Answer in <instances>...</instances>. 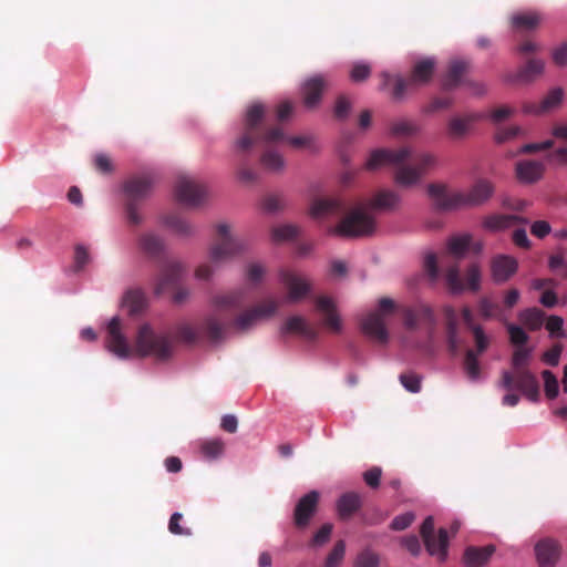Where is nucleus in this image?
Returning a JSON list of instances; mask_svg holds the SVG:
<instances>
[{"instance_id":"aec40b11","label":"nucleus","mask_w":567,"mask_h":567,"mask_svg":"<svg viewBox=\"0 0 567 567\" xmlns=\"http://www.w3.org/2000/svg\"><path fill=\"white\" fill-rule=\"evenodd\" d=\"M320 494L317 491H310L303 495L296 504L293 511V522L298 528H306L318 508Z\"/></svg>"},{"instance_id":"680f3d73","label":"nucleus","mask_w":567,"mask_h":567,"mask_svg":"<svg viewBox=\"0 0 567 567\" xmlns=\"http://www.w3.org/2000/svg\"><path fill=\"white\" fill-rule=\"evenodd\" d=\"M561 352L563 346L557 343L542 354V361L547 365L556 367L559 363Z\"/></svg>"},{"instance_id":"20e7f679","label":"nucleus","mask_w":567,"mask_h":567,"mask_svg":"<svg viewBox=\"0 0 567 567\" xmlns=\"http://www.w3.org/2000/svg\"><path fill=\"white\" fill-rule=\"evenodd\" d=\"M385 165L394 167V183L400 187L409 188L419 184L422 176L435 165V157L430 153L413 156L410 147L399 150L380 148L370 154L365 168L377 171Z\"/></svg>"},{"instance_id":"4468645a","label":"nucleus","mask_w":567,"mask_h":567,"mask_svg":"<svg viewBox=\"0 0 567 567\" xmlns=\"http://www.w3.org/2000/svg\"><path fill=\"white\" fill-rule=\"evenodd\" d=\"M156 181V175L153 172L130 176L123 184L126 200L138 203L147 198L152 194Z\"/></svg>"},{"instance_id":"ddd939ff","label":"nucleus","mask_w":567,"mask_h":567,"mask_svg":"<svg viewBox=\"0 0 567 567\" xmlns=\"http://www.w3.org/2000/svg\"><path fill=\"white\" fill-rule=\"evenodd\" d=\"M420 534L423 538L425 548L431 556H436L440 561L447 557L449 536L444 528L439 529L437 537L434 536V519L427 516L421 525Z\"/></svg>"},{"instance_id":"052dcab7","label":"nucleus","mask_w":567,"mask_h":567,"mask_svg":"<svg viewBox=\"0 0 567 567\" xmlns=\"http://www.w3.org/2000/svg\"><path fill=\"white\" fill-rule=\"evenodd\" d=\"M183 519V515L181 513H174L168 522V530L174 535L179 536H190L192 529L182 527L181 520Z\"/></svg>"},{"instance_id":"dca6fc26","label":"nucleus","mask_w":567,"mask_h":567,"mask_svg":"<svg viewBox=\"0 0 567 567\" xmlns=\"http://www.w3.org/2000/svg\"><path fill=\"white\" fill-rule=\"evenodd\" d=\"M280 280L286 287L287 300L289 302H298L311 292L310 281L302 275L292 270H282Z\"/></svg>"},{"instance_id":"39448f33","label":"nucleus","mask_w":567,"mask_h":567,"mask_svg":"<svg viewBox=\"0 0 567 567\" xmlns=\"http://www.w3.org/2000/svg\"><path fill=\"white\" fill-rule=\"evenodd\" d=\"M532 348H517L511 358L512 370H504L498 385L506 390H517L529 401L536 402L539 398V383L536 375L529 370Z\"/></svg>"},{"instance_id":"37998d69","label":"nucleus","mask_w":567,"mask_h":567,"mask_svg":"<svg viewBox=\"0 0 567 567\" xmlns=\"http://www.w3.org/2000/svg\"><path fill=\"white\" fill-rule=\"evenodd\" d=\"M338 515L341 519H347L354 513V493L343 494L337 503Z\"/></svg>"},{"instance_id":"473e14b6","label":"nucleus","mask_w":567,"mask_h":567,"mask_svg":"<svg viewBox=\"0 0 567 567\" xmlns=\"http://www.w3.org/2000/svg\"><path fill=\"white\" fill-rule=\"evenodd\" d=\"M543 71L544 62L538 59H530L517 71L514 80L522 83H529L539 76Z\"/></svg>"},{"instance_id":"6e6552de","label":"nucleus","mask_w":567,"mask_h":567,"mask_svg":"<svg viewBox=\"0 0 567 567\" xmlns=\"http://www.w3.org/2000/svg\"><path fill=\"white\" fill-rule=\"evenodd\" d=\"M340 214H346V217L336 226L333 233L343 237L354 236V208L346 206L339 199L328 198H315L309 207V215L315 219Z\"/></svg>"},{"instance_id":"bb28decb","label":"nucleus","mask_w":567,"mask_h":567,"mask_svg":"<svg viewBox=\"0 0 567 567\" xmlns=\"http://www.w3.org/2000/svg\"><path fill=\"white\" fill-rule=\"evenodd\" d=\"M286 333L299 334L309 341H315L318 338L317 329L300 316H292L286 320L281 328V334Z\"/></svg>"},{"instance_id":"338daca9","label":"nucleus","mask_w":567,"mask_h":567,"mask_svg":"<svg viewBox=\"0 0 567 567\" xmlns=\"http://www.w3.org/2000/svg\"><path fill=\"white\" fill-rule=\"evenodd\" d=\"M522 132L519 126L502 127L497 131L495 140L498 144L505 143L518 136Z\"/></svg>"},{"instance_id":"a18cd8bd","label":"nucleus","mask_w":567,"mask_h":567,"mask_svg":"<svg viewBox=\"0 0 567 567\" xmlns=\"http://www.w3.org/2000/svg\"><path fill=\"white\" fill-rule=\"evenodd\" d=\"M471 237L468 235L451 238L447 245L449 252L456 258H461L468 249Z\"/></svg>"},{"instance_id":"0eeeda50","label":"nucleus","mask_w":567,"mask_h":567,"mask_svg":"<svg viewBox=\"0 0 567 567\" xmlns=\"http://www.w3.org/2000/svg\"><path fill=\"white\" fill-rule=\"evenodd\" d=\"M400 196L393 190L379 192L369 206L357 200V238L371 236L375 230V209H391L398 206Z\"/></svg>"},{"instance_id":"c85d7f7f","label":"nucleus","mask_w":567,"mask_h":567,"mask_svg":"<svg viewBox=\"0 0 567 567\" xmlns=\"http://www.w3.org/2000/svg\"><path fill=\"white\" fill-rule=\"evenodd\" d=\"M564 91L560 87H555L548 92L539 104L524 105L525 113H544L557 107L563 100Z\"/></svg>"},{"instance_id":"e433bc0d","label":"nucleus","mask_w":567,"mask_h":567,"mask_svg":"<svg viewBox=\"0 0 567 567\" xmlns=\"http://www.w3.org/2000/svg\"><path fill=\"white\" fill-rule=\"evenodd\" d=\"M549 270L561 279H567L566 250L558 248L548 258Z\"/></svg>"},{"instance_id":"5701e85b","label":"nucleus","mask_w":567,"mask_h":567,"mask_svg":"<svg viewBox=\"0 0 567 567\" xmlns=\"http://www.w3.org/2000/svg\"><path fill=\"white\" fill-rule=\"evenodd\" d=\"M518 269L517 260L507 255H497L491 260V274L496 284H503L516 274Z\"/></svg>"},{"instance_id":"bf43d9fd","label":"nucleus","mask_w":567,"mask_h":567,"mask_svg":"<svg viewBox=\"0 0 567 567\" xmlns=\"http://www.w3.org/2000/svg\"><path fill=\"white\" fill-rule=\"evenodd\" d=\"M564 320L559 316L551 315L546 320V329L551 337L564 338L566 334L563 329Z\"/></svg>"},{"instance_id":"2f4dec72","label":"nucleus","mask_w":567,"mask_h":567,"mask_svg":"<svg viewBox=\"0 0 567 567\" xmlns=\"http://www.w3.org/2000/svg\"><path fill=\"white\" fill-rule=\"evenodd\" d=\"M122 305L131 316L137 315L146 307V296L141 289H131L124 295Z\"/></svg>"},{"instance_id":"7c9ffc66","label":"nucleus","mask_w":567,"mask_h":567,"mask_svg":"<svg viewBox=\"0 0 567 567\" xmlns=\"http://www.w3.org/2000/svg\"><path fill=\"white\" fill-rule=\"evenodd\" d=\"M513 29L517 31L535 30L542 22V17L538 12H518L511 18Z\"/></svg>"},{"instance_id":"4c0bfd02","label":"nucleus","mask_w":567,"mask_h":567,"mask_svg":"<svg viewBox=\"0 0 567 567\" xmlns=\"http://www.w3.org/2000/svg\"><path fill=\"white\" fill-rule=\"evenodd\" d=\"M354 138L351 132H342L340 140L337 144V152L340 161L348 165L351 163L353 153Z\"/></svg>"},{"instance_id":"f704fd0d","label":"nucleus","mask_w":567,"mask_h":567,"mask_svg":"<svg viewBox=\"0 0 567 567\" xmlns=\"http://www.w3.org/2000/svg\"><path fill=\"white\" fill-rule=\"evenodd\" d=\"M445 330L449 350L451 353L455 354L460 349L461 340L458 338L457 320L455 313L452 310L447 313Z\"/></svg>"},{"instance_id":"69168bd1","label":"nucleus","mask_w":567,"mask_h":567,"mask_svg":"<svg viewBox=\"0 0 567 567\" xmlns=\"http://www.w3.org/2000/svg\"><path fill=\"white\" fill-rule=\"evenodd\" d=\"M382 476L381 467L373 466L362 474L363 481L371 488H378Z\"/></svg>"},{"instance_id":"c03bdc74","label":"nucleus","mask_w":567,"mask_h":567,"mask_svg":"<svg viewBox=\"0 0 567 567\" xmlns=\"http://www.w3.org/2000/svg\"><path fill=\"white\" fill-rule=\"evenodd\" d=\"M203 455L208 460L219 457L224 452V442L220 439H213L200 444Z\"/></svg>"},{"instance_id":"3c124183","label":"nucleus","mask_w":567,"mask_h":567,"mask_svg":"<svg viewBox=\"0 0 567 567\" xmlns=\"http://www.w3.org/2000/svg\"><path fill=\"white\" fill-rule=\"evenodd\" d=\"M473 334L476 350H474L478 355L485 352L489 346V337L484 332L481 326L473 327L470 330Z\"/></svg>"},{"instance_id":"f257e3e1","label":"nucleus","mask_w":567,"mask_h":567,"mask_svg":"<svg viewBox=\"0 0 567 567\" xmlns=\"http://www.w3.org/2000/svg\"><path fill=\"white\" fill-rule=\"evenodd\" d=\"M212 306L215 308L214 312L206 316L198 327L187 322L176 324V340L186 344H195L205 337L212 343L220 342L225 338L227 328L231 327L239 332L248 331L257 321L274 316L279 302L274 298H268L243 311L233 320L229 318L244 306L241 291L216 295L212 298Z\"/></svg>"},{"instance_id":"393cba45","label":"nucleus","mask_w":567,"mask_h":567,"mask_svg":"<svg viewBox=\"0 0 567 567\" xmlns=\"http://www.w3.org/2000/svg\"><path fill=\"white\" fill-rule=\"evenodd\" d=\"M183 274V266L177 261L166 262L158 276L155 293L159 295L168 288L176 287Z\"/></svg>"},{"instance_id":"13d9d810","label":"nucleus","mask_w":567,"mask_h":567,"mask_svg":"<svg viewBox=\"0 0 567 567\" xmlns=\"http://www.w3.org/2000/svg\"><path fill=\"white\" fill-rule=\"evenodd\" d=\"M333 526L330 523L323 524L319 530L313 535L311 546L321 547L327 544L331 537Z\"/></svg>"},{"instance_id":"58836bf2","label":"nucleus","mask_w":567,"mask_h":567,"mask_svg":"<svg viewBox=\"0 0 567 567\" xmlns=\"http://www.w3.org/2000/svg\"><path fill=\"white\" fill-rule=\"evenodd\" d=\"M140 246L145 254L157 257L164 248V243L157 235L145 234L140 238Z\"/></svg>"},{"instance_id":"ea45409f","label":"nucleus","mask_w":567,"mask_h":567,"mask_svg":"<svg viewBox=\"0 0 567 567\" xmlns=\"http://www.w3.org/2000/svg\"><path fill=\"white\" fill-rule=\"evenodd\" d=\"M471 117H460L454 116L449 121L447 124V133L451 138H462L464 137L471 125Z\"/></svg>"},{"instance_id":"f8f14e48","label":"nucleus","mask_w":567,"mask_h":567,"mask_svg":"<svg viewBox=\"0 0 567 567\" xmlns=\"http://www.w3.org/2000/svg\"><path fill=\"white\" fill-rule=\"evenodd\" d=\"M481 268L477 264L468 266L465 280L461 278L458 266L453 265L445 272V282L453 293H460L466 289L476 292L481 288Z\"/></svg>"},{"instance_id":"774afa93","label":"nucleus","mask_w":567,"mask_h":567,"mask_svg":"<svg viewBox=\"0 0 567 567\" xmlns=\"http://www.w3.org/2000/svg\"><path fill=\"white\" fill-rule=\"evenodd\" d=\"M357 567H379V556L370 550H365L357 556Z\"/></svg>"},{"instance_id":"7ed1b4c3","label":"nucleus","mask_w":567,"mask_h":567,"mask_svg":"<svg viewBox=\"0 0 567 567\" xmlns=\"http://www.w3.org/2000/svg\"><path fill=\"white\" fill-rule=\"evenodd\" d=\"M106 348L121 359H126L133 353L126 337L122 333L118 317H113L107 324ZM174 350L175 341L168 332L156 331L148 323L140 327L134 344L136 354L164 362L173 357Z\"/></svg>"},{"instance_id":"f03ea898","label":"nucleus","mask_w":567,"mask_h":567,"mask_svg":"<svg viewBox=\"0 0 567 567\" xmlns=\"http://www.w3.org/2000/svg\"><path fill=\"white\" fill-rule=\"evenodd\" d=\"M265 106L254 103L247 109L244 131L236 141V148L247 152L254 146H261L264 152L260 162L266 171L281 173L285 168V159L274 147L284 143L285 133L280 127L264 128Z\"/></svg>"},{"instance_id":"a878e982","label":"nucleus","mask_w":567,"mask_h":567,"mask_svg":"<svg viewBox=\"0 0 567 567\" xmlns=\"http://www.w3.org/2000/svg\"><path fill=\"white\" fill-rule=\"evenodd\" d=\"M470 69V63L465 60H453L450 62L447 72L442 81V89L444 91H451L461 85L463 82V76ZM468 85H472L470 82H465Z\"/></svg>"},{"instance_id":"09e8293b","label":"nucleus","mask_w":567,"mask_h":567,"mask_svg":"<svg viewBox=\"0 0 567 567\" xmlns=\"http://www.w3.org/2000/svg\"><path fill=\"white\" fill-rule=\"evenodd\" d=\"M344 553H346V544L343 540H338L332 550L329 553L327 559H326V563H324V567H338L343 557H344Z\"/></svg>"},{"instance_id":"c9c22d12","label":"nucleus","mask_w":567,"mask_h":567,"mask_svg":"<svg viewBox=\"0 0 567 567\" xmlns=\"http://www.w3.org/2000/svg\"><path fill=\"white\" fill-rule=\"evenodd\" d=\"M516 221L525 223V219L515 215H491L485 218L484 226L489 230H502L512 227Z\"/></svg>"},{"instance_id":"c756f323","label":"nucleus","mask_w":567,"mask_h":567,"mask_svg":"<svg viewBox=\"0 0 567 567\" xmlns=\"http://www.w3.org/2000/svg\"><path fill=\"white\" fill-rule=\"evenodd\" d=\"M163 223L169 230L181 237H188L194 234L193 225L177 213L166 215Z\"/></svg>"},{"instance_id":"72a5a7b5","label":"nucleus","mask_w":567,"mask_h":567,"mask_svg":"<svg viewBox=\"0 0 567 567\" xmlns=\"http://www.w3.org/2000/svg\"><path fill=\"white\" fill-rule=\"evenodd\" d=\"M518 319L528 330L536 331L544 323L545 312L538 308H528L519 312Z\"/></svg>"},{"instance_id":"6ab92c4d","label":"nucleus","mask_w":567,"mask_h":567,"mask_svg":"<svg viewBox=\"0 0 567 567\" xmlns=\"http://www.w3.org/2000/svg\"><path fill=\"white\" fill-rule=\"evenodd\" d=\"M328 87L326 78L321 74H316L305 80L301 86V96L303 105L308 110H315L319 106L323 92Z\"/></svg>"},{"instance_id":"603ef678","label":"nucleus","mask_w":567,"mask_h":567,"mask_svg":"<svg viewBox=\"0 0 567 567\" xmlns=\"http://www.w3.org/2000/svg\"><path fill=\"white\" fill-rule=\"evenodd\" d=\"M542 377L545 383V394L553 400L558 395V381L555 374L549 370H544Z\"/></svg>"},{"instance_id":"4be33fe9","label":"nucleus","mask_w":567,"mask_h":567,"mask_svg":"<svg viewBox=\"0 0 567 567\" xmlns=\"http://www.w3.org/2000/svg\"><path fill=\"white\" fill-rule=\"evenodd\" d=\"M402 317L404 327L409 330H415L423 323L432 324L434 321L432 309L424 303L404 308Z\"/></svg>"},{"instance_id":"a19ab883","label":"nucleus","mask_w":567,"mask_h":567,"mask_svg":"<svg viewBox=\"0 0 567 567\" xmlns=\"http://www.w3.org/2000/svg\"><path fill=\"white\" fill-rule=\"evenodd\" d=\"M464 370L468 379L472 381H477L481 377L478 354L473 349H468L465 352Z\"/></svg>"},{"instance_id":"49530a36","label":"nucleus","mask_w":567,"mask_h":567,"mask_svg":"<svg viewBox=\"0 0 567 567\" xmlns=\"http://www.w3.org/2000/svg\"><path fill=\"white\" fill-rule=\"evenodd\" d=\"M287 142L295 148H307L311 152H316L318 150L316 138L312 135H302L288 137L285 135L284 143Z\"/></svg>"},{"instance_id":"4d7b16f0","label":"nucleus","mask_w":567,"mask_h":567,"mask_svg":"<svg viewBox=\"0 0 567 567\" xmlns=\"http://www.w3.org/2000/svg\"><path fill=\"white\" fill-rule=\"evenodd\" d=\"M400 381L401 384L412 393H416L421 389V377L414 372L402 373Z\"/></svg>"},{"instance_id":"cd10ccee","label":"nucleus","mask_w":567,"mask_h":567,"mask_svg":"<svg viewBox=\"0 0 567 567\" xmlns=\"http://www.w3.org/2000/svg\"><path fill=\"white\" fill-rule=\"evenodd\" d=\"M495 549L494 545L484 547L468 546L464 551L463 561L466 567H482L487 564Z\"/></svg>"},{"instance_id":"423d86ee","label":"nucleus","mask_w":567,"mask_h":567,"mask_svg":"<svg viewBox=\"0 0 567 567\" xmlns=\"http://www.w3.org/2000/svg\"><path fill=\"white\" fill-rule=\"evenodd\" d=\"M436 61L433 58H424L414 62L410 76L404 79L402 76H392L388 72L381 74L382 86L386 87L393 81L392 96L394 100H402L406 92L426 85L433 78Z\"/></svg>"},{"instance_id":"9d476101","label":"nucleus","mask_w":567,"mask_h":567,"mask_svg":"<svg viewBox=\"0 0 567 567\" xmlns=\"http://www.w3.org/2000/svg\"><path fill=\"white\" fill-rule=\"evenodd\" d=\"M395 309V302L388 297L379 300L378 310L370 313L363 321V332L375 343L385 344L389 340V332L385 324V317Z\"/></svg>"},{"instance_id":"f3484780","label":"nucleus","mask_w":567,"mask_h":567,"mask_svg":"<svg viewBox=\"0 0 567 567\" xmlns=\"http://www.w3.org/2000/svg\"><path fill=\"white\" fill-rule=\"evenodd\" d=\"M534 551L538 567H555L561 557L563 546L559 540L545 537L535 544Z\"/></svg>"},{"instance_id":"de8ad7c7","label":"nucleus","mask_w":567,"mask_h":567,"mask_svg":"<svg viewBox=\"0 0 567 567\" xmlns=\"http://www.w3.org/2000/svg\"><path fill=\"white\" fill-rule=\"evenodd\" d=\"M284 197L280 195L269 194L261 200V207L266 213L275 214L285 208Z\"/></svg>"},{"instance_id":"79ce46f5","label":"nucleus","mask_w":567,"mask_h":567,"mask_svg":"<svg viewBox=\"0 0 567 567\" xmlns=\"http://www.w3.org/2000/svg\"><path fill=\"white\" fill-rule=\"evenodd\" d=\"M300 229L296 225L287 224L274 227L271 230L272 240L281 243L295 239L299 236Z\"/></svg>"},{"instance_id":"1a4fd4ad","label":"nucleus","mask_w":567,"mask_h":567,"mask_svg":"<svg viewBox=\"0 0 567 567\" xmlns=\"http://www.w3.org/2000/svg\"><path fill=\"white\" fill-rule=\"evenodd\" d=\"M245 244L235 237L227 224H219L216 227V238L209 248V259L215 266L231 260L243 252Z\"/></svg>"},{"instance_id":"8fccbe9b","label":"nucleus","mask_w":567,"mask_h":567,"mask_svg":"<svg viewBox=\"0 0 567 567\" xmlns=\"http://www.w3.org/2000/svg\"><path fill=\"white\" fill-rule=\"evenodd\" d=\"M507 332L509 334L511 342L516 346L517 348H524V346L527 343L529 337L528 334L520 328L519 326H516L514 323L507 324Z\"/></svg>"},{"instance_id":"6e6d98bb","label":"nucleus","mask_w":567,"mask_h":567,"mask_svg":"<svg viewBox=\"0 0 567 567\" xmlns=\"http://www.w3.org/2000/svg\"><path fill=\"white\" fill-rule=\"evenodd\" d=\"M417 132V125L409 121H401L391 126V133L398 136H412Z\"/></svg>"},{"instance_id":"9b49d317","label":"nucleus","mask_w":567,"mask_h":567,"mask_svg":"<svg viewBox=\"0 0 567 567\" xmlns=\"http://www.w3.org/2000/svg\"><path fill=\"white\" fill-rule=\"evenodd\" d=\"M176 200L185 207L197 208L207 198L206 186L188 175H179L174 186Z\"/></svg>"},{"instance_id":"b1692460","label":"nucleus","mask_w":567,"mask_h":567,"mask_svg":"<svg viewBox=\"0 0 567 567\" xmlns=\"http://www.w3.org/2000/svg\"><path fill=\"white\" fill-rule=\"evenodd\" d=\"M545 173V164L538 161L524 159L515 165L516 178L523 184H534L540 181Z\"/></svg>"},{"instance_id":"e2e57ef3","label":"nucleus","mask_w":567,"mask_h":567,"mask_svg":"<svg viewBox=\"0 0 567 567\" xmlns=\"http://www.w3.org/2000/svg\"><path fill=\"white\" fill-rule=\"evenodd\" d=\"M549 164L556 167L567 166V147H560L550 152L546 156Z\"/></svg>"},{"instance_id":"a211bd4d","label":"nucleus","mask_w":567,"mask_h":567,"mask_svg":"<svg viewBox=\"0 0 567 567\" xmlns=\"http://www.w3.org/2000/svg\"><path fill=\"white\" fill-rule=\"evenodd\" d=\"M427 194L439 210H454L462 208L461 193L451 192L443 184L432 183L427 186Z\"/></svg>"},{"instance_id":"412c9836","label":"nucleus","mask_w":567,"mask_h":567,"mask_svg":"<svg viewBox=\"0 0 567 567\" xmlns=\"http://www.w3.org/2000/svg\"><path fill=\"white\" fill-rule=\"evenodd\" d=\"M316 310L323 317V324L329 331L333 333L341 332L342 322L337 312L336 303L330 297H318L316 299Z\"/></svg>"},{"instance_id":"0e129e2a","label":"nucleus","mask_w":567,"mask_h":567,"mask_svg":"<svg viewBox=\"0 0 567 567\" xmlns=\"http://www.w3.org/2000/svg\"><path fill=\"white\" fill-rule=\"evenodd\" d=\"M90 262V255L83 245H76L74 248V267L76 271L82 270Z\"/></svg>"},{"instance_id":"5fc2aeb1","label":"nucleus","mask_w":567,"mask_h":567,"mask_svg":"<svg viewBox=\"0 0 567 567\" xmlns=\"http://www.w3.org/2000/svg\"><path fill=\"white\" fill-rule=\"evenodd\" d=\"M351 111V102L344 95H340L336 100V104L333 107V116L339 120H346Z\"/></svg>"},{"instance_id":"864d4df0","label":"nucleus","mask_w":567,"mask_h":567,"mask_svg":"<svg viewBox=\"0 0 567 567\" xmlns=\"http://www.w3.org/2000/svg\"><path fill=\"white\" fill-rule=\"evenodd\" d=\"M423 269L431 282H435L439 278V266L436 255L429 252L423 260Z\"/></svg>"},{"instance_id":"2eb2a0df","label":"nucleus","mask_w":567,"mask_h":567,"mask_svg":"<svg viewBox=\"0 0 567 567\" xmlns=\"http://www.w3.org/2000/svg\"><path fill=\"white\" fill-rule=\"evenodd\" d=\"M495 192V185L487 178H478L465 192L461 193L462 207H476L488 202Z\"/></svg>"}]
</instances>
